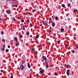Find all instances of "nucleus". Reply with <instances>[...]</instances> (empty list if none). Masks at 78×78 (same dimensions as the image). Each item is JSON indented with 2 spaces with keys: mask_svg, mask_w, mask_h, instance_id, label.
<instances>
[{
  "mask_svg": "<svg viewBox=\"0 0 78 78\" xmlns=\"http://www.w3.org/2000/svg\"><path fill=\"white\" fill-rule=\"evenodd\" d=\"M47 59H44V60L45 61L46 67V68H48V62L46 61Z\"/></svg>",
  "mask_w": 78,
  "mask_h": 78,
  "instance_id": "nucleus-1",
  "label": "nucleus"
},
{
  "mask_svg": "<svg viewBox=\"0 0 78 78\" xmlns=\"http://www.w3.org/2000/svg\"><path fill=\"white\" fill-rule=\"evenodd\" d=\"M42 23L44 25H47V23H48V22H47L45 21H42Z\"/></svg>",
  "mask_w": 78,
  "mask_h": 78,
  "instance_id": "nucleus-2",
  "label": "nucleus"
},
{
  "mask_svg": "<svg viewBox=\"0 0 78 78\" xmlns=\"http://www.w3.org/2000/svg\"><path fill=\"white\" fill-rule=\"evenodd\" d=\"M23 64H21V65L20 66V68L21 70H23Z\"/></svg>",
  "mask_w": 78,
  "mask_h": 78,
  "instance_id": "nucleus-3",
  "label": "nucleus"
},
{
  "mask_svg": "<svg viewBox=\"0 0 78 78\" xmlns=\"http://www.w3.org/2000/svg\"><path fill=\"white\" fill-rule=\"evenodd\" d=\"M66 74L68 76H69V75H70V70L69 69L67 70L66 72Z\"/></svg>",
  "mask_w": 78,
  "mask_h": 78,
  "instance_id": "nucleus-4",
  "label": "nucleus"
},
{
  "mask_svg": "<svg viewBox=\"0 0 78 78\" xmlns=\"http://www.w3.org/2000/svg\"><path fill=\"white\" fill-rule=\"evenodd\" d=\"M6 12L7 13V14H11V10H8L6 11Z\"/></svg>",
  "mask_w": 78,
  "mask_h": 78,
  "instance_id": "nucleus-5",
  "label": "nucleus"
},
{
  "mask_svg": "<svg viewBox=\"0 0 78 78\" xmlns=\"http://www.w3.org/2000/svg\"><path fill=\"white\" fill-rule=\"evenodd\" d=\"M44 70H40V72L41 74H42L43 73H44Z\"/></svg>",
  "mask_w": 78,
  "mask_h": 78,
  "instance_id": "nucleus-6",
  "label": "nucleus"
},
{
  "mask_svg": "<svg viewBox=\"0 0 78 78\" xmlns=\"http://www.w3.org/2000/svg\"><path fill=\"white\" fill-rule=\"evenodd\" d=\"M39 35H37L36 36V37L34 38L35 40H36L37 39V38H39Z\"/></svg>",
  "mask_w": 78,
  "mask_h": 78,
  "instance_id": "nucleus-7",
  "label": "nucleus"
},
{
  "mask_svg": "<svg viewBox=\"0 0 78 78\" xmlns=\"http://www.w3.org/2000/svg\"><path fill=\"white\" fill-rule=\"evenodd\" d=\"M14 41H15L16 42H17V37H14Z\"/></svg>",
  "mask_w": 78,
  "mask_h": 78,
  "instance_id": "nucleus-8",
  "label": "nucleus"
},
{
  "mask_svg": "<svg viewBox=\"0 0 78 78\" xmlns=\"http://www.w3.org/2000/svg\"><path fill=\"white\" fill-rule=\"evenodd\" d=\"M64 31V29L63 28L61 29L60 30V31L62 32V33H63Z\"/></svg>",
  "mask_w": 78,
  "mask_h": 78,
  "instance_id": "nucleus-9",
  "label": "nucleus"
},
{
  "mask_svg": "<svg viewBox=\"0 0 78 78\" xmlns=\"http://www.w3.org/2000/svg\"><path fill=\"white\" fill-rule=\"evenodd\" d=\"M27 66L29 69H30V68H31V66H30V64L28 63L27 64Z\"/></svg>",
  "mask_w": 78,
  "mask_h": 78,
  "instance_id": "nucleus-10",
  "label": "nucleus"
},
{
  "mask_svg": "<svg viewBox=\"0 0 78 78\" xmlns=\"http://www.w3.org/2000/svg\"><path fill=\"white\" fill-rule=\"evenodd\" d=\"M52 25L53 27H55V24L54 23H53L52 24Z\"/></svg>",
  "mask_w": 78,
  "mask_h": 78,
  "instance_id": "nucleus-11",
  "label": "nucleus"
},
{
  "mask_svg": "<svg viewBox=\"0 0 78 78\" xmlns=\"http://www.w3.org/2000/svg\"><path fill=\"white\" fill-rule=\"evenodd\" d=\"M77 11H78L77 9H76V10L75 9L74 10H73V12L74 13H75V12H77Z\"/></svg>",
  "mask_w": 78,
  "mask_h": 78,
  "instance_id": "nucleus-12",
  "label": "nucleus"
},
{
  "mask_svg": "<svg viewBox=\"0 0 78 78\" xmlns=\"http://www.w3.org/2000/svg\"><path fill=\"white\" fill-rule=\"evenodd\" d=\"M55 19L56 20H58V16H55Z\"/></svg>",
  "mask_w": 78,
  "mask_h": 78,
  "instance_id": "nucleus-13",
  "label": "nucleus"
},
{
  "mask_svg": "<svg viewBox=\"0 0 78 78\" xmlns=\"http://www.w3.org/2000/svg\"><path fill=\"white\" fill-rule=\"evenodd\" d=\"M19 43H16V47H18V46H19Z\"/></svg>",
  "mask_w": 78,
  "mask_h": 78,
  "instance_id": "nucleus-14",
  "label": "nucleus"
},
{
  "mask_svg": "<svg viewBox=\"0 0 78 78\" xmlns=\"http://www.w3.org/2000/svg\"><path fill=\"white\" fill-rule=\"evenodd\" d=\"M16 19L14 17L13 18V20H12V21H16Z\"/></svg>",
  "mask_w": 78,
  "mask_h": 78,
  "instance_id": "nucleus-15",
  "label": "nucleus"
},
{
  "mask_svg": "<svg viewBox=\"0 0 78 78\" xmlns=\"http://www.w3.org/2000/svg\"><path fill=\"white\" fill-rule=\"evenodd\" d=\"M62 7H63V8L65 7V5H64V4H62Z\"/></svg>",
  "mask_w": 78,
  "mask_h": 78,
  "instance_id": "nucleus-16",
  "label": "nucleus"
},
{
  "mask_svg": "<svg viewBox=\"0 0 78 78\" xmlns=\"http://www.w3.org/2000/svg\"><path fill=\"white\" fill-rule=\"evenodd\" d=\"M76 49H77L78 48V45L77 44H76Z\"/></svg>",
  "mask_w": 78,
  "mask_h": 78,
  "instance_id": "nucleus-17",
  "label": "nucleus"
},
{
  "mask_svg": "<svg viewBox=\"0 0 78 78\" xmlns=\"http://www.w3.org/2000/svg\"><path fill=\"white\" fill-rule=\"evenodd\" d=\"M19 37L20 38H22V37H23V36L22 35H21L19 36Z\"/></svg>",
  "mask_w": 78,
  "mask_h": 78,
  "instance_id": "nucleus-18",
  "label": "nucleus"
},
{
  "mask_svg": "<svg viewBox=\"0 0 78 78\" xmlns=\"http://www.w3.org/2000/svg\"><path fill=\"white\" fill-rule=\"evenodd\" d=\"M43 59H47V58H46V57H45V56H43Z\"/></svg>",
  "mask_w": 78,
  "mask_h": 78,
  "instance_id": "nucleus-19",
  "label": "nucleus"
},
{
  "mask_svg": "<svg viewBox=\"0 0 78 78\" xmlns=\"http://www.w3.org/2000/svg\"><path fill=\"white\" fill-rule=\"evenodd\" d=\"M68 7H69V6H70V3L68 4Z\"/></svg>",
  "mask_w": 78,
  "mask_h": 78,
  "instance_id": "nucleus-20",
  "label": "nucleus"
},
{
  "mask_svg": "<svg viewBox=\"0 0 78 78\" xmlns=\"http://www.w3.org/2000/svg\"><path fill=\"white\" fill-rule=\"evenodd\" d=\"M27 35H29V34H30V33L29 32H27Z\"/></svg>",
  "mask_w": 78,
  "mask_h": 78,
  "instance_id": "nucleus-21",
  "label": "nucleus"
},
{
  "mask_svg": "<svg viewBox=\"0 0 78 78\" xmlns=\"http://www.w3.org/2000/svg\"><path fill=\"white\" fill-rule=\"evenodd\" d=\"M2 50V51H5V48H3Z\"/></svg>",
  "mask_w": 78,
  "mask_h": 78,
  "instance_id": "nucleus-22",
  "label": "nucleus"
},
{
  "mask_svg": "<svg viewBox=\"0 0 78 78\" xmlns=\"http://www.w3.org/2000/svg\"><path fill=\"white\" fill-rule=\"evenodd\" d=\"M5 51L6 52H8V51H9V50H8V49H6Z\"/></svg>",
  "mask_w": 78,
  "mask_h": 78,
  "instance_id": "nucleus-23",
  "label": "nucleus"
},
{
  "mask_svg": "<svg viewBox=\"0 0 78 78\" xmlns=\"http://www.w3.org/2000/svg\"><path fill=\"white\" fill-rule=\"evenodd\" d=\"M2 41L3 42H5V40L4 39H3L2 40Z\"/></svg>",
  "mask_w": 78,
  "mask_h": 78,
  "instance_id": "nucleus-24",
  "label": "nucleus"
},
{
  "mask_svg": "<svg viewBox=\"0 0 78 78\" xmlns=\"http://www.w3.org/2000/svg\"><path fill=\"white\" fill-rule=\"evenodd\" d=\"M25 61H23V62H22V64H24V63H25Z\"/></svg>",
  "mask_w": 78,
  "mask_h": 78,
  "instance_id": "nucleus-25",
  "label": "nucleus"
},
{
  "mask_svg": "<svg viewBox=\"0 0 78 78\" xmlns=\"http://www.w3.org/2000/svg\"><path fill=\"white\" fill-rule=\"evenodd\" d=\"M27 22H30V20L28 19L27 20Z\"/></svg>",
  "mask_w": 78,
  "mask_h": 78,
  "instance_id": "nucleus-26",
  "label": "nucleus"
},
{
  "mask_svg": "<svg viewBox=\"0 0 78 78\" xmlns=\"http://www.w3.org/2000/svg\"><path fill=\"white\" fill-rule=\"evenodd\" d=\"M32 11H33V12H35V11H36V10L33 9L32 10Z\"/></svg>",
  "mask_w": 78,
  "mask_h": 78,
  "instance_id": "nucleus-27",
  "label": "nucleus"
},
{
  "mask_svg": "<svg viewBox=\"0 0 78 78\" xmlns=\"http://www.w3.org/2000/svg\"><path fill=\"white\" fill-rule=\"evenodd\" d=\"M1 34H2V35H3V34H4V32H3L2 31L1 32Z\"/></svg>",
  "mask_w": 78,
  "mask_h": 78,
  "instance_id": "nucleus-28",
  "label": "nucleus"
},
{
  "mask_svg": "<svg viewBox=\"0 0 78 78\" xmlns=\"http://www.w3.org/2000/svg\"><path fill=\"white\" fill-rule=\"evenodd\" d=\"M3 48H5V45H3Z\"/></svg>",
  "mask_w": 78,
  "mask_h": 78,
  "instance_id": "nucleus-29",
  "label": "nucleus"
},
{
  "mask_svg": "<svg viewBox=\"0 0 78 78\" xmlns=\"http://www.w3.org/2000/svg\"><path fill=\"white\" fill-rule=\"evenodd\" d=\"M66 67H67L66 68L69 69V65H67Z\"/></svg>",
  "mask_w": 78,
  "mask_h": 78,
  "instance_id": "nucleus-30",
  "label": "nucleus"
},
{
  "mask_svg": "<svg viewBox=\"0 0 78 78\" xmlns=\"http://www.w3.org/2000/svg\"><path fill=\"white\" fill-rule=\"evenodd\" d=\"M72 53H75V51L74 50L73 51Z\"/></svg>",
  "mask_w": 78,
  "mask_h": 78,
  "instance_id": "nucleus-31",
  "label": "nucleus"
},
{
  "mask_svg": "<svg viewBox=\"0 0 78 78\" xmlns=\"http://www.w3.org/2000/svg\"><path fill=\"white\" fill-rule=\"evenodd\" d=\"M10 78H13V76H12V75L11 76H10Z\"/></svg>",
  "mask_w": 78,
  "mask_h": 78,
  "instance_id": "nucleus-32",
  "label": "nucleus"
},
{
  "mask_svg": "<svg viewBox=\"0 0 78 78\" xmlns=\"http://www.w3.org/2000/svg\"><path fill=\"white\" fill-rule=\"evenodd\" d=\"M8 48H10V45H8Z\"/></svg>",
  "mask_w": 78,
  "mask_h": 78,
  "instance_id": "nucleus-33",
  "label": "nucleus"
},
{
  "mask_svg": "<svg viewBox=\"0 0 78 78\" xmlns=\"http://www.w3.org/2000/svg\"><path fill=\"white\" fill-rule=\"evenodd\" d=\"M51 30H49V33H51Z\"/></svg>",
  "mask_w": 78,
  "mask_h": 78,
  "instance_id": "nucleus-34",
  "label": "nucleus"
},
{
  "mask_svg": "<svg viewBox=\"0 0 78 78\" xmlns=\"http://www.w3.org/2000/svg\"><path fill=\"white\" fill-rule=\"evenodd\" d=\"M58 44H60V41H58Z\"/></svg>",
  "mask_w": 78,
  "mask_h": 78,
  "instance_id": "nucleus-35",
  "label": "nucleus"
},
{
  "mask_svg": "<svg viewBox=\"0 0 78 78\" xmlns=\"http://www.w3.org/2000/svg\"><path fill=\"white\" fill-rule=\"evenodd\" d=\"M21 22H24V20H22Z\"/></svg>",
  "mask_w": 78,
  "mask_h": 78,
  "instance_id": "nucleus-36",
  "label": "nucleus"
},
{
  "mask_svg": "<svg viewBox=\"0 0 78 78\" xmlns=\"http://www.w3.org/2000/svg\"><path fill=\"white\" fill-rule=\"evenodd\" d=\"M35 29H37V27L36 26L34 27Z\"/></svg>",
  "mask_w": 78,
  "mask_h": 78,
  "instance_id": "nucleus-37",
  "label": "nucleus"
},
{
  "mask_svg": "<svg viewBox=\"0 0 78 78\" xmlns=\"http://www.w3.org/2000/svg\"><path fill=\"white\" fill-rule=\"evenodd\" d=\"M17 5H15V7H16V8H17Z\"/></svg>",
  "mask_w": 78,
  "mask_h": 78,
  "instance_id": "nucleus-38",
  "label": "nucleus"
},
{
  "mask_svg": "<svg viewBox=\"0 0 78 78\" xmlns=\"http://www.w3.org/2000/svg\"><path fill=\"white\" fill-rule=\"evenodd\" d=\"M1 72H3V70H2Z\"/></svg>",
  "mask_w": 78,
  "mask_h": 78,
  "instance_id": "nucleus-39",
  "label": "nucleus"
},
{
  "mask_svg": "<svg viewBox=\"0 0 78 78\" xmlns=\"http://www.w3.org/2000/svg\"><path fill=\"white\" fill-rule=\"evenodd\" d=\"M30 26H33V25L32 24H31V23H30Z\"/></svg>",
  "mask_w": 78,
  "mask_h": 78,
  "instance_id": "nucleus-40",
  "label": "nucleus"
},
{
  "mask_svg": "<svg viewBox=\"0 0 78 78\" xmlns=\"http://www.w3.org/2000/svg\"><path fill=\"white\" fill-rule=\"evenodd\" d=\"M21 28L22 30V29H23V27H21Z\"/></svg>",
  "mask_w": 78,
  "mask_h": 78,
  "instance_id": "nucleus-41",
  "label": "nucleus"
},
{
  "mask_svg": "<svg viewBox=\"0 0 78 78\" xmlns=\"http://www.w3.org/2000/svg\"><path fill=\"white\" fill-rule=\"evenodd\" d=\"M32 51H34V48L32 49Z\"/></svg>",
  "mask_w": 78,
  "mask_h": 78,
  "instance_id": "nucleus-42",
  "label": "nucleus"
},
{
  "mask_svg": "<svg viewBox=\"0 0 78 78\" xmlns=\"http://www.w3.org/2000/svg\"><path fill=\"white\" fill-rule=\"evenodd\" d=\"M2 20L4 21H5V18H3Z\"/></svg>",
  "mask_w": 78,
  "mask_h": 78,
  "instance_id": "nucleus-43",
  "label": "nucleus"
},
{
  "mask_svg": "<svg viewBox=\"0 0 78 78\" xmlns=\"http://www.w3.org/2000/svg\"><path fill=\"white\" fill-rule=\"evenodd\" d=\"M55 75L56 76V75H57V73H55Z\"/></svg>",
  "mask_w": 78,
  "mask_h": 78,
  "instance_id": "nucleus-44",
  "label": "nucleus"
},
{
  "mask_svg": "<svg viewBox=\"0 0 78 78\" xmlns=\"http://www.w3.org/2000/svg\"><path fill=\"white\" fill-rule=\"evenodd\" d=\"M30 71H31V72H32V71H33V70L31 69H30Z\"/></svg>",
  "mask_w": 78,
  "mask_h": 78,
  "instance_id": "nucleus-45",
  "label": "nucleus"
},
{
  "mask_svg": "<svg viewBox=\"0 0 78 78\" xmlns=\"http://www.w3.org/2000/svg\"><path fill=\"white\" fill-rule=\"evenodd\" d=\"M23 27H24V28H25V27H26V26H25V25H24V26H23Z\"/></svg>",
  "mask_w": 78,
  "mask_h": 78,
  "instance_id": "nucleus-46",
  "label": "nucleus"
},
{
  "mask_svg": "<svg viewBox=\"0 0 78 78\" xmlns=\"http://www.w3.org/2000/svg\"><path fill=\"white\" fill-rule=\"evenodd\" d=\"M10 1H15V0H9Z\"/></svg>",
  "mask_w": 78,
  "mask_h": 78,
  "instance_id": "nucleus-47",
  "label": "nucleus"
},
{
  "mask_svg": "<svg viewBox=\"0 0 78 78\" xmlns=\"http://www.w3.org/2000/svg\"><path fill=\"white\" fill-rule=\"evenodd\" d=\"M25 30V27H23V30Z\"/></svg>",
  "mask_w": 78,
  "mask_h": 78,
  "instance_id": "nucleus-48",
  "label": "nucleus"
},
{
  "mask_svg": "<svg viewBox=\"0 0 78 78\" xmlns=\"http://www.w3.org/2000/svg\"><path fill=\"white\" fill-rule=\"evenodd\" d=\"M20 19V17H18V19Z\"/></svg>",
  "mask_w": 78,
  "mask_h": 78,
  "instance_id": "nucleus-49",
  "label": "nucleus"
},
{
  "mask_svg": "<svg viewBox=\"0 0 78 78\" xmlns=\"http://www.w3.org/2000/svg\"><path fill=\"white\" fill-rule=\"evenodd\" d=\"M22 25H23V24H22V23H21V24H20V26H22Z\"/></svg>",
  "mask_w": 78,
  "mask_h": 78,
  "instance_id": "nucleus-50",
  "label": "nucleus"
},
{
  "mask_svg": "<svg viewBox=\"0 0 78 78\" xmlns=\"http://www.w3.org/2000/svg\"><path fill=\"white\" fill-rule=\"evenodd\" d=\"M12 6L13 7H14V6H15V5H13Z\"/></svg>",
  "mask_w": 78,
  "mask_h": 78,
  "instance_id": "nucleus-51",
  "label": "nucleus"
},
{
  "mask_svg": "<svg viewBox=\"0 0 78 78\" xmlns=\"http://www.w3.org/2000/svg\"><path fill=\"white\" fill-rule=\"evenodd\" d=\"M39 47H41V44H40L39 45Z\"/></svg>",
  "mask_w": 78,
  "mask_h": 78,
  "instance_id": "nucleus-52",
  "label": "nucleus"
},
{
  "mask_svg": "<svg viewBox=\"0 0 78 78\" xmlns=\"http://www.w3.org/2000/svg\"><path fill=\"white\" fill-rule=\"evenodd\" d=\"M30 37H33V36H32V35H30Z\"/></svg>",
  "mask_w": 78,
  "mask_h": 78,
  "instance_id": "nucleus-53",
  "label": "nucleus"
},
{
  "mask_svg": "<svg viewBox=\"0 0 78 78\" xmlns=\"http://www.w3.org/2000/svg\"><path fill=\"white\" fill-rule=\"evenodd\" d=\"M64 8H65V9L66 8V7H64Z\"/></svg>",
  "mask_w": 78,
  "mask_h": 78,
  "instance_id": "nucleus-54",
  "label": "nucleus"
},
{
  "mask_svg": "<svg viewBox=\"0 0 78 78\" xmlns=\"http://www.w3.org/2000/svg\"><path fill=\"white\" fill-rule=\"evenodd\" d=\"M28 14H30V12H28Z\"/></svg>",
  "mask_w": 78,
  "mask_h": 78,
  "instance_id": "nucleus-55",
  "label": "nucleus"
},
{
  "mask_svg": "<svg viewBox=\"0 0 78 78\" xmlns=\"http://www.w3.org/2000/svg\"><path fill=\"white\" fill-rule=\"evenodd\" d=\"M50 20H51V19H50Z\"/></svg>",
  "mask_w": 78,
  "mask_h": 78,
  "instance_id": "nucleus-56",
  "label": "nucleus"
},
{
  "mask_svg": "<svg viewBox=\"0 0 78 78\" xmlns=\"http://www.w3.org/2000/svg\"><path fill=\"white\" fill-rule=\"evenodd\" d=\"M7 2H8L9 0H6Z\"/></svg>",
  "mask_w": 78,
  "mask_h": 78,
  "instance_id": "nucleus-57",
  "label": "nucleus"
},
{
  "mask_svg": "<svg viewBox=\"0 0 78 78\" xmlns=\"http://www.w3.org/2000/svg\"><path fill=\"white\" fill-rule=\"evenodd\" d=\"M61 69H63V67H61Z\"/></svg>",
  "mask_w": 78,
  "mask_h": 78,
  "instance_id": "nucleus-58",
  "label": "nucleus"
},
{
  "mask_svg": "<svg viewBox=\"0 0 78 78\" xmlns=\"http://www.w3.org/2000/svg\"><path fill=\"white\" fill-rule=\"evenodd\" d=\"M61 56H63V55H62Z\"/></svg>",
  "mask_w": 78,
  "mask_h": 78,
  "instance_id": "nucleus-59",
  "label": "nucleus"
},
{
  "mask_svg": "<svg viewBox=\"0 0 78 78\" xmlns=\"http://www.w3.org/2000/svg\"><path fill=\"white\" fill-rule=\"evenodd\" d=\"M77 63H78V61H77Z\"/></svg>",
  "mask_w": 78,
  "mask_h": 78,
  "instance_id": "nucleus-60",
  "label": "nucleus"
},
{
  "mask_svg": "<svg viewBox=\"0 0 78 78\" xmlns=\"http://www.w3.org/2000/svg\"><path fill=\"white\" fill-rule=\"evenodd\" d=\"M65 20H66V19H65Z\"/></svg>",
  "mask_w": 78,
  "mask_h": 78,
  "instance_id": "nucleus-61",
  "label": "nucleus"
},
{
  "mask_svg": "<svg viewBox=\"0 0 78 78\" xmlns=\"http://www.w3.org/2000/svg\"><path fill=\"white\" fill-rule=\"evenodd\" d=\"M65 69V70H66V69H65H65Z\"/></svg>",
  "mask_w": 78,
  "mask_h": 78,
  "instance_id": "nucleus-62",
  "label": "nucleus"
},
{
  "mask_svg": "<svg viewBox=\"0 0 78 78\" xmlns=\"http://www.w3.org/2000/svg\"><path fill=\"white\" fill-rule=\"evenodd\" d=\"M65 55H66V53H65Z\"/></svg>",
  "mask_w": 78,
  "mask_h": 78,
  "instance_id": "nucleus-63",
  "label": "nucleus"
},
{
  "mask_svg": "<svg viewBox=\"0 0 78 78\" xmlns=\"http://www.w3.org/2000/svg\"><path fill=\"white\" fill-rule=\"evenodd\" d=\"M16 34H17V32L16 33Z\"/></svg>",
  "mask_w": 78,
  "mask_h": 78,
  "instance_id": "nucleus-64",
  "label": "nucleus"
}]
</instances>
